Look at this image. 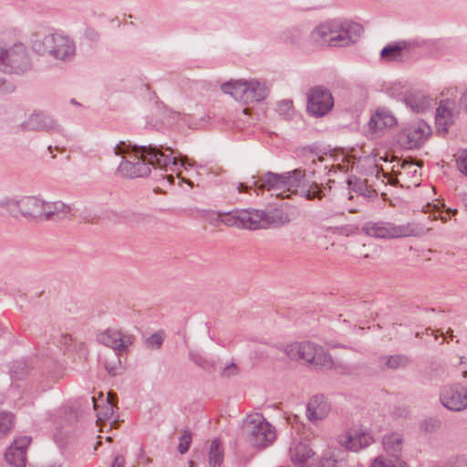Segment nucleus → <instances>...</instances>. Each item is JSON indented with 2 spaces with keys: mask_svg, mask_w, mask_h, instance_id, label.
<instances>
[{
  "mask_svg": "<svg viewBox=\"0 0 467 467\" xmlns=\"http://www.w3.org/2000/svg\"><path fill=\"white\" fill-rule=\"evenodd\" d=\"M125 460L122 456H117L111 465V467H124Z\"/></svg>",
  "mask_w": 467,
  "mask_h": 467,
  "instance_id": "a19ab883",
  "label": "nucleus"
},
{
  "mask_svg": "<svg viewBox=\"0 0 467 467\" xmlns=\"http://www.w3.org/2000/svg\"><path fill=\"white\" fill-rule=\"evenodd\" d=\"M406 47L403 42L388 45L380 52V56L387 61H392L401 57L402 50Z\"/></svg>",
  "mask_w": 467,
  "mask_h": 467,
  "instance_id": "cd10ccee",
  "label": "nucleus"
},
{
  "mask_svg": "<svg viewBox=\"0 0 467 467\" xmlns=\"http://www.w3.org/2000/svg\"><path fill=\"white\" fill-rule=\"evenodd\" d=\"M15 424L14 415L10 412H0V440L12 431Z\"/></svg>",
  "mask_w": 467,
  "mask_h": 467,
  "instance_id": "c756f323",
  "label": "nucleus"
},
{
  "mask_svg": "<svg viewBox=\"0 0 467 467\" xmlns=\"http://www.w3.org/2000/svg\"><path fill=\"white\" fill-rule=\"evenodd\" d=\"M447 334H449L451 337H453L452 330L451 328L448 329Z\"/></svg>",
  "mask_w": 467,
  "mask_h": 467,
  "instance_id": "09e8293b",
  "label": "nucleus"
},
{
  "mask_svg": "<svg viewBox=\"0 0 467 467\" xmlns=\"http://www.w3.org/2000/svg\"><path fill=\"white\" fill-rule=\"evenodd\" d=\"M167 154L154 146H130L125 142L117 144L114 148L116 155L122 156V161L118 167V171L126 178L144 177L150 174V167L174 171L179 170L177 157L172 156L173 150L165 149ZM187 157H181L180 166L185 167Z\"/></svg>",
  "mask_w": 467,
  "mask_h": 467,
  "instance_id": "f257e3e1",
  "label": "nucleus"
},
{
  "mask_svg": "<svg viewBox=\"0 0 467 467\" xmlns=\"http://www.w3.org/2000/svg\"><path fill=\"white\" fill-rule=\"evenodd\" d=\"M242 432L245 441L256 449L270 446L276 439V430L261 413H251L243 420Z\"/></svg>",
  "mask_w": 467,
  "mask_h": 467,
  "instance_id": "39448f33",
  "label": "nucleus"
},
{
  "mask_svg": "<svg viewBox=\"0 0 467 467\" xmlns=\"http://www.w3.org/2000/svg\"><path fill=\"white\" fill-rule=\"evenodd\" d=\"M192 442V433L189 431H184L183 434L180 438L178 451L181 454H184L188 451L190 444Z\"/></svg>",
  "mask_w": 467,
  "mask_h": 467,
  "instance_id": "72a5a7b5",
  "label": "nucleus"
},
{
  "mask_svg": "<svg viewBox=\"0 0 467 467\" xmlns=\"http://www.w3.org/2000/svg\"><path fill=\"white\" fill-rule=\"evenodd\" d=\"M397 125V119L387 109H378L370 117L368 121L369 130L377 135L379 132L391 129Z\"/></svg>",
  "mask_w": 467,
  "mask_h": 467,
  "instance_id": "6ab92c4d",
  "label": "nucleus"
},
{
  "mask_svg": "<svg viewBox=\"0 0 467 467\" xmlns=\"http://www.w3.org/2000/svg\"><path fill=\"white\" fill-rule=\"evenodd\" d=\"M431 134V127L421 119L409 123L400 130L399 142L407 149L420 148Z\"/></svg>",
  "mask_w": 467,
  "mask_h": 467,
  "instance_id": "9b49d317",
  "label": "nucleus"
},
{
  "mask_svg": "<svg viewBox=\"0 0 467 467\" xmlns=\"http://www.w3.org/2000/svg\"><path fill=\"white\" fill-rule=\"evenodd\" d=\"M13 202H11V197H3L0 198V217L5 215H10V208L12 207Z\"/></svg>",
  "mask_w": 467,
  "mask_h": 467,
  "instance_id": "4c0bfd02",
  "label": "nucleus"
},
{
  "mask_svg": "<svg viewBox=\"0 0 467 467\" xmlns=\"http://www.w3.org/2000/svg\"><path fill=\"white\" fill-rule=\"evenodd\" d=\"M33 50L39 55H49L61 61L71 60L76 54L74 41L60 33H50L42 37L36 36L32 40Z\"/></svg>",
  "mask_w": 467,
  "mask_h": 467,
  "instance_id": "423d86ee",
  "label": "nucleus"
},
{
  "mask_svg": "<svg viewBox=\"0 0 467 467\" xmlns=\"http://www.w3.org/2000/svg\"><path fill=\"white\" fill-rule=\"evenodd\" d=\"M22 127L26 130H46L47 132L62 131L61 127L57 121L45 113L31 114L26 120L24 121Z\"/></svg>",
  "mask_w": 467,
  "mask_h": 467,
  "instance_id": "a211bd4d",
  "label": "nucleus"
},
{
  "mask_svg": "<svg viewBox=\"0 0 467 467\" xmlns=\"http://www.w3.org/2000/svg\"><path fill=\"white\" fill-rule=\"evenodd\" d=\"M243 111L244 114H247L248 109H244Z\"/></svg>",
  "mask_w": 467,
  "mask_h": 467,
  "instance_id": "8fccbe9b",
  "label": "nucleus"
},
{
  "mask_svg": "<svg viewBox=\"0 0 467 467\" xmlns=\"http://www.w3.org/2000/svg\"><path fill=\"white\" fill-rule=\"evenodd\" d=\"M456 162L458 170L467 177V150L459 152Z\"/></svg>",
  "mask_w": 467,
  "mask_h": 467,
  "instance_id": "c9c22d12",
  "label": "nucleus"
},
{
  "mask_svg": "<svg viewBox=\"0 0 467 467\" xmlns=\"http://www.w3.org/2000/svg\"><path fill=\"white\" fill-rule=\"evenodd\" d=\"M277 110L280 115H283L285 119H290L294 113V106L291 100L280 101L277 105Z\"/></svg>",
  "mask_w": 467,
  "mask_h": 467,
  "instance_id": "473e14b6",
  "label": "nucleus"
},
{
  "mask_svg": "<svg viewBox=\"0 0 467 467\" xmlns=\"http://www.w3.org/2000/svg\"><path fill=\"white\" fill-rule=\"evenodd\" d=\"M97 339L100 344L117 352H121L126 351L133 344L134 337L124 333L120 329L108 328L99 333Z\"/></svg>",
  "mask_w": 467,
  "mask_h": 467,
  "instance_id": "dca6fc26",
  "label": "nucleus"
},
{
  "mask_svg": "<svg viewBox=\"0 0 467 467\" xmlns=\"http://www.w3.org/2000/svg\"><path fill=\"white\" fill-rule=\"evenodd\" d=\"M409 363V357L400 354L380 356L377 358V365L383 370L402 368Z\"/></svg>",
  "mask_w": 467,
  "mask_h": 467,
  "instance_id": "a878e982",
  "label": "nucleus"
},
{
  "mask_svg": "<svg viewBox=\"0 0 467 467\" xmlns=\"http://www.w3.org/2000/svg\"><path fill=\"white\" fill-rule=\"evenodd\" d=\"M362 34L363 27L359 24L334 19L316 26L310 38L319 45L345 47L357 42Z\"/></svg>",
  "mask_w": 467,
  "mask_h": 467,
  "instance_id": "7ed1b4c3",
  "label": "nucleus"
},
{
  "mask_svg": "<svg viewBox=\"0 0 467 467\" xmlns=\"http://www.w3.org/2000/svg\"><path fill=\"white\" fill-rule=\"evenodd\" d=\"M115 395L112 393H108L107 400L102 406H99L95 398H90V401L93 405L94 410L97 411V417L99 420H110L111 422L115 421L114 408L115 405L113 403V399Z\"/></svg>",
  "mask_w": 467,
  "mask_h": 467,
  "instance_id": "393cba45",
  "label": "nucleus"
},
{
  "mask_svg": "<svg viewBox=\"0 0 467 467\" xmlns=\"http://www.w3.org/2000/svg\"><path fill=\"white\" fill-rule=\"evenodd\" d=\"M72 207L61 201L45 202L43 208V217L46 220H60L72 215Z\"/></svg>",
  "mask_w": 467,
  "mask_h": 467,
  "instance_id": "5701e85b",
  "label": "nucleus"
},
{
  "mask_svg": "<svg viewBox=\"0 0 467 467\" xmlns=\"http://www.w3.org/2000/svg\"><path fill=\"white\" fill-rule=\"evenodd\" d=\"M440 401L449 410H463L467 409V389L461 385L444 386L440 392Z\"/></svg>",
  "mask_w": 467,
  "mask_h": 467,
  "instance_id": "4468645a",
  "label": "nucleus"
},
{
  "mask_svg": "<svg viewBox=\"0 0 467 467\" xmlns=\"http://www.w3.org/2000/svg\"><path fill=\"white\" fill-rule=\"evenodd\" d=\"M31 438L23 436L16 439L5 454L6 462L13 467H26V450Z\"/></svg>",
  "mask_w": 467,
  "mask_h": 467,
  "instance_id": "f3484780",
  "label": "nucleus"
},
{
  "mask_svg": "<svg viewBox=\"0 0 467 467\" xmlns=\"http://www.w3.org/2000/svg\"><path fill=\"white\" fill-rule=\"evenodd\" d=\"M136 218H137V216H136L135 214H132V215H130V216H128V217L126 218V221H127L128 223H133V222H136Z\"/></svg>",
  "mask_w": 467,
  "mask_h": 467,
  "instance_id": "a18cd8bd",
  "label": "nucleus"
},
{
  "mask_svg": "<svg viewBox=\"0 0 467 467\" xmlns=\"http://www.w3.org/2000/svg\"><path fill=\"white\" fill-rule=\"evenodd\" d=\"M461 101L464 105V107L467 110V90L462 95Z\"/></svg>",
  "mask_w": 467,
  "mask_h": 467,
  "instance_id": "c03bdc74",
  "label": "nucleus"
},
{
  "mask_svg": "<svg viewBox=\"0 0 467 467\" xmlns=\"http://www.w3.org/2000/svg\"><path fill=\"white\" fill-rule=\"evenodd\" d=\"M384 450L394 459L399 458V454L402 450L403 438L399 433H391L385 435L382 439Z\"/></svg>",
  "mask_w": 467,
  "mask_h": 467,
  "instance_id": "bb28decb",
  "label": "nucleus"
},
{
  "mask_svg": "<svg viewBox=\"0 0 467 467\" xmlns=\"http://www.w3.org/2000/svg\"><path fill=\"white\" fill-rule=\"evenodd\" d=\"M411 108H412V109H413V110H415L416 112H420V111L421 110V109H422L421 107H420V106H418V105H417V106H412V105H411Z\"/></svg>",
  "mask_w": 467,
  "mask_h": 467,
  "instance_id": "49530a36",
  "label": "nucleus"
},
{
  "mask_svg": "<svg viewBox=\"0 0 467 467\" xmlns=\"http://www.w3.org/2000/svg\"><path fill=\"white\" fill-rule=\"evenodd\" d=\"M221 222L227 226L248 230L267 228L266 213L262 210H235L221 215Z\"/></svg>",
  "mask_w": 467,
  "mask_h": 467,
  "instance_id": "1a4fd4ad",
  "label": "nucleus"
},
{
  "mask_svg": "<svg viewBox=\"0 0 467 467\" xmlns=\"http://www.w3.org/2000/svg\"><path fill=\"white\" fill-rule=\"evenodd\" d=\"M335 466V461L331 459H326L324 462H322L321 465L319 467H334Z\"/></svg>",
  "mask_w": 467,
  "mask_h": 467,
  "instance_id": "79ce46f5",
  "label": "nucleus"
},
{
  "mask_svg": "<svg viewBox=\"0 0 467 467\" xmlns=\"http://www.w3.org/2000/svg\"><path fill=\"white\" fill-rule=\"evenodd\" d=\"M362 231L368 236L378 239L401 238L414 235L415 230L410 224L396 225L390 222H368Z\"/></svg>",
  "mask_w": 467,
  "mask_h": 467,
  "instance_id": "9d476101",
  "label": "nucleus"
},
{
  "mask_svg": "<svg viewBox=\"0 0 467 467\" xmlns=\"http://www.w3.org/2000/svg\"><path fill=\"white\" fill-rule=\"evenodd\" d=\"M238 372V368L234 363H232L228 366H226L223 371L222 376L225 378H229L231 376L236 375Z\"/></svg>",
  "mask_w": 467,
  "mask_h": 467,
  "instance_id": "ea45409f",
  "label": "nucleus"
},
{
  "mask_svg": "<svg viewBox=\"0 0 467 467\" xmlns=\"http://www.w3.org/2000/svg\"><path fill=\"white\" fill-rule=\"evenodd\" d=\"M290 458L296 467H310L315 463V452L305 442H296L290 447Z\"/></svg>",
  "mask_w": 467,
  "mask_h": 467,
  "instance_id": "412c9836",
  "label": "nucleus"
},
{
  "mask_svg": "<svg viewBox=\"0 0 467 467\" xmlns=\"http://www.w3.org/2000/svg\"><path fill=\"white\" fill-rule=\"evenodd\" d=\"M31 67L26 47L18 42L12 47L0 45V70L7 73H23Z\"/></svg>",
  "mask_w": 467,
  "mask_h": 467,
  "instance_id": "6e6552de",
  "label": "nucleus"
},
{
  "mask_svg": "<svg viewBox=\"0 0 467 467\" xmlns=\"http://www.w3.org/2000/svg\"><path fill=\"white\" fill-rule=\"evenodd\" d=\"M441 220H442L443 222H447V220H448V213H446V215H445V216H441Z\"/></svg>",
  "mask_w": 467,
  "mask_h": 467,
  "instance_id": "de8ad7c7",
  "label": "nucleus"
},
{
  "mask_svg": "<svg viewBox=\"0 0 467 467\" xmlns=\"http://www.w3.org/2000/svg\"><path fill=\"white\" fill-rule=\"evenodd\" d=\"M287 357L296 361H304L316 370H328L335 368L330 353L322 346L312 342H294L285 348Z\"/></svg>",
  "mask_w": 467,
  "mask_h": 467,
  "instance_id": "20e7f679",
  "label": "nucleus"
},
{
  "mask_svg": "<svg viewBox=\"0 0 467 467\" xmlns=\"http://www.w3.org/2000/svg\"><path fill=\"white\" fill-rule=\"evenodd\" d=\"M163 343V337L161 334L155 333L150 336L146 339V346L150 349H158L161 347Z\"/></svg>",
  "mask_w": 467,
  "mask_h": 467,
  "instance_id": "f704fd0d",
  "label": "nucleus"
},
{
  "mask_svg": "<svg viewBox=\"0 0 467 467\" xmlns=\"http://www.w3.org/2000/svg\"><path fill=\"white\" fill-rule=\"evenodd\" d=\"M223 453L221 443L218 440H213L211 443L209 452V463L211 467H220L223 462Z\"/></svg>",
  "mask_w": 467,
  "mask_h": 467,
  "instance_id": "c85d7f7f",
  "label": "nucleus"
},
{
  "mask_svg": "<svg viewBox=\"0 0 467 467\" xmlns=\"http://www.w3.org/2000/svg\"><path fill=\"white\" fill-rule=\"evenodd\" d=\"M248 186L244 185V183L240 182L237 185V190L239 192H246L248 190Z\"/></svg>",
  "mask_w": 467,
  "mask_h": 467,
  "instance_id": "37998d69",
  "label": "nucleus"
},
{
  "mask_svg": "<svg viewBox=\"0 0 467 467\" xmlns=\"http://www.w3.org/2000/svg\"><path fill=\"white\" fill-rule=\"evenodd\" d=\"M445 467H467V457L462 455L451 459L447 462Z\"/></svg>",
  "mask_w": 467,
  "mask_h": 467,
  "instance_id": "58836bf2",
  "label": "nucleus"
},
{
  "mask_svg": "<svg viewBox=\"0 0 467 467\" xmlns=\"http://www.w3.org/2000/svg\"><path fill=\"white\" fill-rule=\"evenodd\" d=\"M297 213L294 208L275 209L266 213L267 227L271 224L285 225L296 218Z\"/></svg>",
  "mask_w": 467,
  "mask_h": 467,
  "instance_id": "b1692460",
  "label": "nucleus"
},
{
  "mask_svg": "<svg viewBox=\"0 0 467 467\" xmlns=\"http://www.w3.org/2000/svg\"><path fill=\"white\" fill-rule=\"evenodd\" d=\"M14 205L10 208V216L17 217L21 214L26 218L42 219L44 201L34 197L26 196L21 199L11 197Z\"/></svg>",
  "mask_w": 467,
  "mask_h": 467,
  "instance_id": "ddd939ff",
  "label": "nucleus"
},
{
  "mask_svg": "<svg viewBox=\"0 0 467 467\" xmlns=\"http://www.w3.org/2000/svg\"><path fill=\"white\" fill-rule=\"evenodd\" d=\"M337 441L346 450L358 452L371 445L374 438L368 431L358 428L340 434Z\"/></svg>",
  "mask_w": 467,
  "mask_h": 467,
  "instance_id": "2eb2a0df",
  "label": "nucleus"
},
{
  "mask_svg": "<svg viewBox=\"0 0 467 467\" xmlns=\"http://www.w3.org/2000/svg\"><path fill=\"white\" fill-rule=\"evenodd\" d=\"M16 89L15 84L5 77H0V93L9 94Z\"/></svg>",
  "mask_w": 467,
  "mask_h": 467,
  "instance_id": "e433bc0d",
  "label": "nucleus"
},
{
  "mask_svg": "<svg viewBox=\"0 0 467 467\" xmlns=\"http://www.w3.org/2000/svg\"><path fill=\"white\" fill-rule=\"evenodd\" d=\"M457 111L454 103L450 100H442L436 109V125L439 132L445 133L456 118Z\"/></svg>",
  "mask_w": 467,
  "mask_h": 467,
  "instance_id": "4be33fe9",
  "label": "nucleus"
},
{
  "mask_svg": "<svg viewBox=\"0 0 467 467\" xmlns=\"http://www.w3.org/2000/svg\"><path fill=\"white\" fill-rule=\"evenodd\" d=\"M370 467H408V465L399 458L387 459L381 455L374 459Z\"/></svg>",
  "mask_w": 467,
  "mask_h": 467,
  "instance_id": "7c9ffc66",
  "label": "nucleus"
},
{
  "mask_svg": "<svg viewBox=\"0 0 467 467\" xmlns=\"http://www.w3.org/2000/svg\"><path fill=\"white\" fill-rule=\"evenodd\" d=\"M333 106L334 99L327 88L317 86L308 91L306 110L311 116L323 117L331 111Z\"/></svg>",
  "mask_w": 467,
  "mask_h": 467,
  "instance_id": "f8f14e48",
  "label": "nucleus"
},
{
  "mask_svg": "<svg viewBox=\"0 0 467 467\" xmlns=\"http://www.w3.org/2000/svg\"><path fill=\"white\" fill-rule=\"evenodd\" d=\"M104 367L111 376L119 374L122 369L119 358L117 354L112 355L111 360H105Z\"/></svg>",
  "mask_w": 467,
  "mask_h": 467,
  "instance_id": "2f4dec72",
  "label": "nucleus"
},
{
  "mask_svg": "<svg viewBox=\"0 0 467 467\" xmlns=\"http://www.w3.org/2000/svg\"><path fill=\"white\" fill-rule=\"evenodd\" d=\"M221 90L243 103L262 101L269 92L265 83L257 79H231L221 85Z\"/></svg>",
  "mask_w": 467,
  "mask_h": 467,
  "instance_id": "0eeeda50",
  "label": "nucleus"
},
{
  "mask_svg": "<svg viewBox=\"0 0 467 467\" xmlns=\"http://www.w3.org/2000/svg\"><path fill=\"white\" fill-rule=\"evenodd\" d=\"M467 376V371L463 372V377L465 378Z\"/></svg>",
  "mask_w": 467,
  "mask_h": 467,
  "instance_id": "3c124183",
  "label": "nucleus"
},
{
  "mask_svg": "<svg viewBox=\"0 0 467 467\" xmlns=\"http://www.w3.org/2000/svg\"><path fill=\"white\" fill-rule=\"evenodd\" d=\"M254 185L259 191L270 192L280 198H288L292 193L305 196L307 200H320L325 196L317 183L307 182L305 171L301 169L281 174L267 171Z\"/></svg>",
  "mask_w": 467,
  "mask_h": 467,
  "instance_id": "f03ea898",
  "label": "nucleus"
},
{
  "mask_svg": "<svg viewBox=\"0 0 467 467\" xmlns=\"http://www.w3.org/2000/svg\"><path fill=\"white\" fill-rule=\"evenodd\" d=\"M330 410L327 399L323 395H316L307 403L306 417L312 422L322 420L329 414Z\"/></svg>",
  "mask_w": 467,
  "mask_h": 467,
  "instance_id": "aec40b11",
  "label": "nucleus"
}]
</instances>
